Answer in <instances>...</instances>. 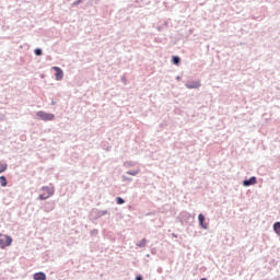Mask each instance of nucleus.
I'll use <instances>...</instances> for the list:
<instances>
[{"label": "nucleus", "mask_w": 280, "mask_h": 280, "mask_svg": "<svg viewBox=\"0 0 280 280\" xmlns=\"http://www.w3.org/2000/svg\"><path fill=\"white\" fill-rule=\"evenodd\" d=\"M42 194L39 195V200H47V198H51L54 194V188L44 186L40 189Z\"/></svg>", "instance_id": "nucleus-1"}, {"label": "nucleus", "mask_w": 280, "mask_h": 280, "mask_svg": "<svg viewBox=\"0 0 280 280\" xmlns=\"http://www.w3.org/2000/svg\"><path fill=\"white\" fill-rule=\"evenodd\" d=\"M12 237L7 234H0V248H8L11 246Z\"/></svg>", "instance_id": "nucleus-2"}, {"label": "nucleus", "mask_w": 280, "mask_h": 280, "mask_svg": "<svg viewBox=\"0 0 280 280\" xmlns=\"http://www.w3.org/2000/svg\"><path fill=\"white\" fill-rule=\"evenodd\" d=\"M36 116L39 117L43 121H54L55 117L54 114H47L45 112H37Z\"/></svg>", "instance_id": "nucleus-3"}, {"label": "nucleus", "mask_w": 280, "mask_h": 280, "mask_svg": "<svg viewBox=\"0 0 280 280\" xmlns=\"http://www.w3.org/2000/svg\"><path fill=\"white\" fill-rule=\"evenodd\" d=\"M54 71L56 72V80L60 81L62 78H65V72L59 67H52Z\"/></svg>", "instance_id": "nucleus-4"}, {"label": "nucleus", "mask_w": 280, "mask_h": 280, "mask_svg": "<svg viewBox=\"0 0 280 280\" xmlns=\"http://www.w3.org/2000/svg\"><path fill=\"white\" fill-rule=\"evenodd\" d=\"M244 187H250V185H257V177H250L243 182Z\"/></svg>", "instance_id": "nucleus-5"}, {"label": "nucleus", "mask_w": 280, "mask_h": 280, "mask_svg": "<svg viewBox=\"0 0 280 280\" xmlns=\"http://www.w3.org/2000/svg\"><path fill=\"white\" fill-rule=\"evenodd\" d=\"M187 89H200V81H190L186 83Z\"/></svg>", "instance_id": "nucleus-6"}, {"label": "nucleus", "mask_w": 280, "mask_h": 280, "mask_svg": "<svg viewBox=\"0 0 280 280\" xmlns=\"http://www.w3.org/2000/svg\"><path fill=\"white\" fill-rule=\"evenodd\" d=\"M33 279H35V280H47V276L45 275V272H37V273H34Z\"/></svg>", "instance_id": "nucleus-7"}, {"label": "nucleus", "mask_w": 280, "mask_h": 280, "mask_svg": "<svg viewBox=\"0 0 280 280\" xmlns=\"http://www.w3.org/2000/svg\"><path fill=\"white\" fill-rule=\"evenodd\" d=\"M198 220H199V224H200V226H202V229H208L207 223H205V215L203 214H199Z\"/></svg>", "instance_id": "nucleus-8"}, {"label": "nucleus", "mask_w": 280, "mask_h": 280, "mask_svg": "<svg viewBox=\"0 0 280 280\" xmlns=\"http://www.w3.org/2000/svg\"><path fill=\"white\" fill-rule=\"evenodd\" d=\"M0 185L1 187L8 186V179L5 178V176H0Z\"/></svg>", "instance_id": "nucleus-9"}, {"label": "nucleus", "mask_w": 280, "mask_h": 280, "mask_svg": "<svg viewBox=\"0 0 280 280\" xmlns=\"http://www.w3.org/2000/svg\"><path fill=\"white\" fill-rule=\"evenodd\" d=\"M273 231L277 235H280V222L273 224Z\"/></svg>", "instance_id": "nucleus-10"}, {"label": "nucleus", "mask_w": 280, "mask_h": 280, "mask_svg": "<svg viewBox=\"0 0 280 280\" xmlns=\"http://www.w3.org/2000/svg\"><path fill=\"white\" fill-rule=\"evenodd\" d=\"M8 170V164L0 163V174H3Z\"/></svg>", "instance_id": "nucleus-11"}, {"label": "nucleus", "mask_w": 280, "mask_h": 280, "mask_svg": "<svg viewBox=\"0 0 280 280\" xmlns=\"http://www.w3.org/2000/svg\"><path fill=\"white\" fill-rule=\"evenodd\" d=\"M173 65H180V57L174 56L173 57Z\"/></svg>", "instance_id": "nucleus-12"}, {"label": "nucleus", "mask_w": 280, "mask_h": 280, "mask_svg": "<svg viewBox=\"0 0 280 280\" xmlns=\"http://www.w3.org/2000/svg\"><path fill=\"white\" fill-rule=\"evenodd\" d=\"M34 52H35V56H43V50H40V48H36Z\"/></svg>", "instance_id": "nucleus-13"}, {"label": "nucleus", "mask_w": 280, "mask_h": 280, "mask_svg": "<svg viewBox=\"0 0 280 280\" xmlns=\"http://www.w3.org/2000/svg\"><path fill=\"white\" fill-rule=\"evenodd\" d=\"M116 202H117V205H124V202H126V201L121 197H117Z\"/></svg>", "instance_id": "nucleus-14"}, {"label": "nucleus", "mask_w": 280, "mask_h": 280, "mask_svg": "<svg viewBox=\"0 0 280 280\" xmlns=\"http://www.w3.org/2000/svg\"><path fill=\"white\" fill-rule=\"evenodd\" d=\"M139 246H145V238H143V240L140 242Z\"/></svg>", "instance_id": "nucleus-15"}, {"label": "nucleus", "mask_w": 280, "mask_h": 280, "mask_svg": "<svg viewBox=\"0 0 280 280\" xmlns=\"http://www.w3.org/2000/svg\"><path fill=\"white\" fill-rule=\"evenodd\" d=\"M136 280H143V277L137 276V277H136Z\"/></svg>", "instance_id": "nucleus-16"}, {"label": "nucleus", "mask_w": 280, "mask_h": 280, "mask_svg": "<svg viewBox=\"0 0 280 280\" xmlns=\"http://www.w3.org/2000/svg\"><path fill=\"white\" fill-rule=\"evenodd\" d=\"M135 174H137V173H129V175H131V176H135Z\"/></svg>", "instance_id": "nucleus-17"}, {"label": "nucleus", "mask_w": 280, "mask_h": 280, "mask_svg": "<svg viewBox=\"0 0 280 280\" xmlns=\"http://www.w3.org/2000/svg\"><path fill=\"white\" fill-rule=\"evenodd\" d=\"M200 280H207V278H202V279H200Z\"/></svg>", "instance_id": "nucleus-18"}]
</instances>
